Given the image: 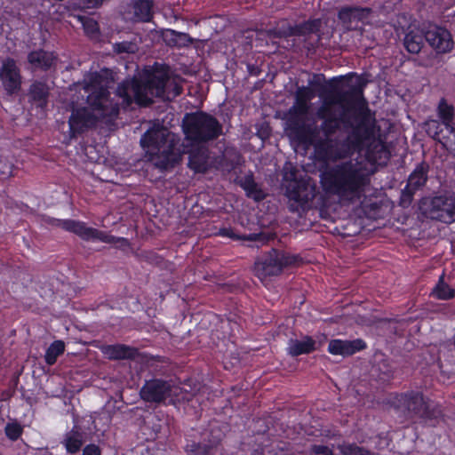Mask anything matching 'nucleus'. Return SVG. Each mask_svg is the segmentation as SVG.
<instances>
[{"label": "nucleus", "instance_id": "nucleus-1", "mask_svg": "<svg viewBox=\"0 0 455 455\" xmlns=\"http://www.w3.org/2000/svg\"><path fill=\"white\" fill-rule=\"evenodd\" d=\"M309 84L316 87L323 96L328 93L324 99L332 107L334 104L341 105L347 108V113L352 115L353 119L358 121L353 132L354 137H360V133L368 132V123H376L375 113L369 108L368 102L363 96L367 80L363 75L349 72L345 76H339L325 82L323 74H314L309 80Z\"/></svg>", "mask_w": 455, "mask_h": 455}, {"label": "nucleus", "instance_id": "nucleus-2", "mask_svg": "<svg viewBox=\"0 0 455 455\" xmlns=\"http://www.w3.org/2000/svg\"><path fill=\"white\" fill-rule=\"evenodd\" d=\"M316 118L321 120V124L316 127L318 133L322 132L324 137L333 136L339 129L340 124L344 129L348 131L346 138L339 142V148L336 152V156L339 158H347L353 156L355 153L361 152L364 148L375 140L377 132V123L369 121L368 132L360 133V137H354L353 132L358 121L353 119L352 115L347 113V108L343 106V111L339 116H336L333 108L330 105L327 100H324L323 104L317 108L315 112Z\"/></svg>", "mask_w": 455, "mask_h": 455}, {"label": "nucleus", "instance_id": "nucleus-3", "mask_svg": "<svg viewBox=\"0 0 455 455\" xmlns=\"http://www.w3.org/2000/svg\"><path fill=\"white\" fill-rule=\"evenodd\" d=\"M320 183L327 195L341 200L360 199L370 184V173L359 162L344 161L326 168L320 175Z\"/></svg>", "mask_w": 455, "mask_h": 455}, {"label": "nucleus", "instance_id": "nucleus-4", "mask_svg": "<svg viewBox=\"0 0 455 455\" xmlns=\"http://www.w3.org/2000/svg\"><path fill=\"white\" fill-rule=\"evenodd\" d=\"M169 80V66L156 62L140 77L133 76L120 83L116 88V95L123 100L124 108H129L133 102L140 107H149L154 102L152 97H165Z\"/></svg>", "mask_w": 455, "mask_h": 455}, {"label": "nucleus", "instance_id": "nucleus-5", "mask_svg": "<svg viewBox=\"0 0 455 455\" xmlns=\"http://www.w3.org/2000/svg\"><path fill=\"white\" fill-rule=\"evenodd\" d=\"M388 404L405 419L424 427H435L443 417L442 405L419 390L391 394Z\"/></svg>", "mask_w": 455, "mask_h": 455}, {"label": "nucleus", "instance_id": "nucleus-6", "mask_svg": "<svg viewBox=\"0 0 455 455\" xmlns=\"http://www.w3.org/2000/svg\"><path fill=\"white\" fill-rule=\"evenodd\" d=\"M182 130L192 145L213 141L223 133L220 122L204 111L186 114L182 121Z\"/></svg>", "mask_w": 455, "mask_h": 455}, {"label": "nucleus", "instance_id": "nucleus-7", "mask_svg": "<svg viewBox=\"0 0 455 455\" xmlns=\"http://www.w3.org/2000/svg\"><path fill=\"white\" fill-rule=\"evenodd\" d=\"M46 222L52 227L72 233L85 242H102L115 244L116 248L122 251L127 250L131 245L127 238L115 236L98 228L88 227L85 222L81 220L49 217Z\"/></svg>", "mask_w": 455, "mask_h": 455}, {"label": "nucleus", "instance_id": "nucleus-8", "mask_svg": "<svg viewBox=\"0 0 455 455\" xmlns=\"http://www.w3.org/2000/svg\"><path fill=\"white\" fill-rule=\"evenodd\" d=\"M108 81L100 72H94L88 77L86 87L90 90L87 103L101 117L115 118L119 115V103L110 98Z\"/></svg>", "mask_w": 455, "mask_h": 455}, {"label": "nucleus", "instance_id": "nucleus-9", "mask_svg": "<svg viewBox=\"0 0 455 455\" xmlns=\"http://www.w3.org/2000/svg\"><path fill=\"white\" fill-rule=\"evenodd\" d=\"M309 111V105L299 101L294 102L289 109L286 119V132L291 139L300 144H310L318 135V130L311 124H306V116Z\"/></svg>", "mask_w": 455, "mask_h": 455}, {"label": "nucleus", "instance_id": "nucleus-10", "mask_svg": "<svg viewBox=\"0 0 455 455\" xmlns=\"http://www.w3.org/2000/svg\"><path fill=\"white\" fill-rule=\"evenodd\" d=\"M436 115L439 121H433L436 129L434 138L455 156V108L442 98L437 105Z\"/></svg>", "mask_w": 455, "mask_h": 455}, {"label": "nucleus", "instance_id": "nucleus-11", "mask_svg": "<svg viewBox=\"0 0 455 455\" xmlns=\"http://www.w3.org/2000/svg\"><path fill=\"white\" fill-rule=\"evenodd\" d=\"M419 209L426 218L443 223L455 221V196L453 195L444 193L422 197L419 204Z\"/></svg>", "mask_w": 455, "mask_h": 455}, {"label": "nucleus", "instance_id": "nucleus-12", "mask_svg": "<svg viewBox=\"0 0 455 455\" xmlns=\"http://www.w3.org/2000/svg\"><path fill=\"white\" fill-rule=\"evenodd\" d=\"M317 194L316 185L309 177L292 179L286 185L285 195L289 199V211L291 212H305L309 203Z\"/></svg>", "mask_w": 455, "mask_h": 455}, {"label": "nucleus", "instance_id": "nucleus-13", "mask_svg": "<svg viewBox=\"0 0 455 455\" xmlns=\"http://www.w3.org/2000/svg\"><path fill=\"white\" fill-rule=\"evenodd\" d=\"M300 258L276 249H272L262 260L255 263L254 270L259 278L278 275L289 266L299 265Z\"/></svg>", "mask_w": 455, "mask_h": 455}, {"label": "nucleus", "instance_id": "nucleus-14", "mask_svg": "<svg viewBox=\"0 0 455 455\" xmlns=\"http://www.w3.org/2000/svg\"><path fill=\"white\" fill-rule=\"evenodd\" d=\"M174 394L172 381L159 378L146 379L140 390V396L144 402L156 404L165 403Z\"/></svg>", "mask_w": 455, "mask_h": 455}, {"label": "nucleus", "instance_id": "nucleus-15", "mask_svg": "<svg viewBox=\"0 0 455 455\" xmlns=\"http://www.w3.org/2000/svg\"><path fill=\"white\" fill-rule=\"evenodd\" d=\"M94 112L97 111L93 110L90 106L89 108H72L71 115L68 118V136L70 139H76L96 126L98 117Z\"/></svg>", "mask_w": 455, "mask_h": 455}, {"label": "nucleus", "instance_id": "nucleus-16", "mask_svg": "<svg viewBox=\"0 0 455 455\" xmlns=\"http://www.w3.org/2000/svg\"><path fill=\"white\" fill-rule=\"evenodd\" d=\"M371 13L372 9L371 7L343 5L339 9L337 18L344 30L353 31L364 26Z\"/></svg>", "mask_w": 455, "mask_h": 455}, {"label": "nucleus", "instance_id": "nucleus-17", "mask_svg": "<svg viewBox=\"0 0 455 455\" xmlns=\"http://www.w3.org/2000/svg\"><path fill=\"white\" fill-rule=\"evenodd\" d=\"M0 81L8 96L18 94L21 90L22 76L14 59L8 57L3 60L0 68Z\"/></svg>", "mask_w": 455, "mask_h": 455}, {"label": "nucleus", "instance_id": "nucleus-18", "mask_svg": "<svg viewBox=\"0 0 455 455\" xmlns=\"http://www.w3.org/2000/svg\"><path fill=\"white\" fill-rule=\"evenodd\" d=\"M222 435L219 429H211L208 438L202 442L190 441L185 446L187 455H213L220 445Z\"/></svg>", "mask_w": 455, "mask_h": 455}, {"label": "nucleus", "instance_id": "nucleus-19", "mask_svg": "<svg viewBox=\"0 0 455 455\" xmlns=\"http://www.w3.org/2000/svg\"><path fill=\"white\" fill-rule=\"evenodd\" d=\"M425 39L437 53H447L453 48L451 35L444 28L437 27L435 29L427 30Z\"/></svg>", "mask_w": 455, "mask_h": 455}, {"label": "nucleus", "instance_id": "nucleus-20", "mask_svg": "<svg viewBox=\"0 0 455 455\" xmlns=\"http://www.w3.org/2000/svg\"><path fill=\"white\" fill-rule=\"evenodd\" d=\"M367 347L366 342L362 339L353 340L331 339L328 345V352L333 355L344 357L355 355Z\"/></svg>", "mask_w": 455, "mask_h": 455}, {"label": "nucleus", "instance_id": "nucleus-21", "mask_svg": "<svg viewBox=\"0 0 455 455\" xmlns=\"http://www.w3.org/2000/svg\"><path fill=\"white\" fill-rule=\"evenodd\" d=\"M27 60L35 70L47 72L56 68L58 55L54 52L37 49L29 52Z\"/></svg>", "mask_w": 455, "mask_h": 455}, {"label": "nucleus", "instance_id": "nucleus-22", "mask_svg": "<svg viewBox=\"0 0 455 455\" xmlns=\"http://www.w3.org/2000/svg\"><path fill=\"white\" fill-rule=\"evenodd\" d=\"M196 145L188 152V166L196 173H205L209 170L210 152L207 147Z\"/></svg>", "mask_w": 455, "mask_h": 455}, {"label": "nucleus", "instance_id": "nucleus-23", "mask_svg": "<svg viewBox=\"0 0 455 455\" xmlns=\"http://www.w3.org/2000/svg\"><path fill=\"white\" fill-rule=\"evenodd\" d=\"M49 96L50 87L45 82L35 80L29 85L28 92V102L37 108L44 109L47 108Z\"/></svg>", "mask_w": 455, "mask_h": 455}, {"label": "nucleus", "instance_id": "nucleus-24", "mask_svg": "<svg viewBox=\"0 0 455 455\" xmlns=\"http://www.w3.org/2000/svg\"><path fill=\"white\" fill-rule=\"evenodd\" d=\"M318 135L314 139V142L309 145L314 146L315 158L318 161H327L331 157L337 158L336 152L339 148V142L333 140L331 137L317 139ZM338 159H339L338 157Z\"/></svg>", "mask_w": 455, "mask_h": 455}, {"label": "nucleus", "instance_id": "nucleus-25", "mask_svg": "<svg viewBox=\"0 0 455 455\" xmlns=\"http://www.w3.org/2000/svg\"><path fill=\"white\" fill-rule=\"evenodd\" d=\"M102 354L109 360H134L139 355V349L124 344L104 345Z\"/></svg>", "mask_w": 455, "mask_h": 455}, {"label": "nucleus", "instance_id": "nucleus-26", "mask_svg": "<svg viewBox=\"0 0 455 455\" xmlns=\"http://www.w3.org/2000/svg\"><path fill=\"white\" fill-rule=\"evenodd\" d=\"M317 350L316 341L313 337L305 335L301 339H291L288 342L287 354L291 357L309 355Z\"/></svg>", "mask_w": 455, "mask_h": 455}, {"label": "nucleus", "instance_id": "nucleus-27", "mask_svg": "<svg viewBox=\"0 0 455 455\" xmlns=\"http://www.w3.org/2000/svg\"><path fill=\"white\" fill-rule=\"evenodd\" d=\"M237 184L244 190L246 196L253 199L255 202H261L267 196L264 190L255 181L251 172L240 178L237 180Z\"/></svg>", "mask_w": 455, "mask_h": 455}, {"label": "nucleus", "instance_id": "nucleus-28", "mask_svg": "<svg viewBox=\"0 0 455 455\" xmlns=\"http://www.w3.org/2000/svg\"><path fill=\"white\" fill-rule=\"evenodd\" d=\"M168 142V134L165 130H148L141 137L140 143L143 148H152L157 152L165 147Z\"/></svg>", "mask_w": 455, "mask_h": 455}, {"label": "nucleus", "instance_id": "nucleus-29", "mask_svg": "<svg viewBox=\"0 0 455 455\" xmlns=\"http://www.w3.org/2000/svg\"><path fill=\"white\" fill-rule=\"evenodd\" d=\"M429 170L430 166L426 161L417 164L414 170L409 175L406 185L413 190L419 191L422 189L428 180Z\"/></svg>", "mask_w": 455, "mask_h": 455}, {"label": "nucleus", "instance_id": "nucleus-30", "mask_svg": "<svg viewBox=\"0 0 455 455\" xmlns=\"http://www.w3.org/2000/svg\"><path fill=\"white\" fill-rule=\"evenodd\" d=\"M134 22H150L154 17V2L152 0H135L132 4Z\"/></svg>", "mask_w": 455, "mask_h": 455}, {"label": "nucleus", "instance_id": "nucleus-31", "mask_svg": "<svg viewBox=\"0 0 455 455\" xmlns=\"http://www.w3.org/2000/svg\"><path fill=\"white\" fill-rule=\"evenodd\" d=\"M322 28L320 19H309L299 24L291 25L293 32L292 36H306L312 34H317Z\"/></svg>", "mask_w": 455, "mask_h": 455}, {"label": "nucleus", "instance_id": "nucleus-32", "mask_svg": "<svg viewBox=\"0 0 455 455\" xmlns=\"http://www.w3.org/2000/svg\"><path fill=\"white\" fill-rule=\"evenodd\" d=\"M266 36L271 40L289 38L292 36L291 24L287 20H282L275 24V26L267 28L265 31Z\"/></svg>", "mask_w": 455, "mask_h": 455}, {"label": "nucleus", "instance_id": "nucleus-33", "mask_svg": "<svg viewBox=\"0 0 455 455\" xmlns=\"http://www.w3.org/2000/svg\"><path fill=\"white\" fill-rule=\"evenodd\" d=\"M83 435L78 427L75 426L64 439V445L67 451L70 454H76L83 446Z\"/></svg>", "mask_w": 455, "mask_h": 455}, {"label": "nucleus", "instance_id": "nucleus-34", "mask_svg": "<svg viewBox=\"0 0 455 455\" xmlns=\"http://www.w3.org/2000/svg\"><path fill=\"white\" fill-rule=\"evenodd\" d=\"M425 36L414 33L412 31L407 33L404 36L403 44L410 53H419L423 46Z\"/></svg>", "mask_w": 455, "mask_h": 455}, {"label": "nucleus", "instance_id": "nucleus-35", "mask_svg": "<svg viewBox=\"0 0 455 455\" xmlns=\"http://www.w3.org/2000/svg\"><path fill=\"white\" fill-rule=\"evenodd\" d=\"M65 351V343L63 340H54L45 351L44 361L48 365H53L58 357Z\"/></svg>", "mask_w": 455, "mask_h": 455}, {"label": "nucleus", "instance_id": "nucleus-36", "mask_svg": "<svg viewBox=\"0 0 455 455\" xmlns=\"http://www.w3.org/2000/svg\"><path fill=\"white\" fill-rule=\"evenodd\" d=\"M433 295L438 299H451L455 297V290L451 288L445 282H444V274H443L436 285L435 286L433 290Z\"/></svg>", "mask_w": 455, "mask_h": 455}, {"label": "nucleus", "instance_id": "nucleus-37", "mask_svg": "<svg viewBox=\"0 0 455 455\" xmlns=\"http://www.w3.org/2000/svg\"><path fill=\"white\" fill-rule=\"evenodd\" d=\"M167 33L169 35V44L172 46L178 48L187 47L193 42V38L188 33L179 32L173 29H169Z\"/></svg>", "mask_w": 455, "mask_h": 455}, {"label": "nucleus", "instance_id": "nucleus-38", "mask_svg": "<svg viewBox=\"0 0 455 455\" xmlns=\"http://www.w3.org/2000/svg\"><path fill=\"white\" fill-rule=\"evenodd\" d=\"M341 455H379L355 443H343L338 446Z\"/></svg>", "mask_w": 455, "mask_h": 455}, {"label": "nucleus", "instance_id": "nucleus-39", "mask_svg": "<svg viewBox=\"0 0 455 455\" xmlns=\"http://www.w3.org/2000/svg\"><path fill=\"white\" fill-rule=\"evenodd\" d=\"M182 92L183 86L180 79L177 76L173 78L170 76V80L166 88V95L162 99L165 100H172V99L180 96Z\"/></svg>", "mask_w": 455, "mask_h": 455}, {"label": "nucleus", "instance_id": "nucleus-40", "mask_svg": "<svg viewBox=\"0 0 455 455\" xmlns=\"http://www.w3.org/2000/svg\"><path fill=\"white\" fill-rule=\"evenodd\" d=\"M218 235L222 237H228L233 240L259 241L262 234H249L248 235H239L235 234L231 228H222L219 230Z\"/></svg>", "mask_w": 455, "mask_h": 455}, {"label": "nucleus", "instance_id": "nucleus-41", "mask_svg": "<svg viewBox=\"0 0 455 455\" xmlns=\"http://www.w3.org/2000/svg\"><path fill=\"white\" fill-rule=\"evenodd\" d=\"M315 91L318 92L316 87H313L308 84V86L298 87L295 94V100L307 103L315 96Z\"/></svg>", "mask_w": 455, "mask_h": 455}, {"label": "nucleus", "instance_id": "nucleus-42", "mask_svg": "<svg viewBox=\"0 0 455 455\" xmlns=\"http://www.w3.org/2000/svg\"><path fill=\"white\" fill-rule=\"evenodd\" d=\"M4 433L9 440L15 442L22 435L23 427L16 420L8 422L5 425Z\"/></svg>", "mask_w": 455, "mask_h": 455}, {"label": "nucleus", "instance_id": "nucleus-43", "mask_svg": "<svg viewBox=\"0 0 455 455\" xmlns=\"http://www.w3.org/2000/svg\"><path fill=\"white\" fill-rule=\"evenodd\" d=\"M416 192L417 190H413L406 185L401 192L399 204L403 208L409 207L413 201Z\"/></svg>", "mask_w": 455, "mask_h": 455}, {"label": "nucleus", "instance_id": "nucleus-44", "mask_svg": "<svg viewBox=\"0 0 455 455\" xmlns=\"http://www.w3.org/2000/svg\"><path fill=\"white\" fill-rule=\"evenodd\" d=\"M141 260L151 265H159L163 261V258L153 251H143L139 254Z\"/></svg>", "mask_w": 455, "mask_h": 455}, {"label": "nucleus", "instance_id": "nucleus-45", "mask_svg": "<svg viewBox=\"0 0 455 455\" xmlns=\"http://www.w3.org/2000/svg\"><path fill=\"white\" fill-rule=\"evenodd\" d=\"M14 164L6 157L0 156V175L8 178L13 175Z\"/></svg>", "mask_w": 455, "mask_h": 455}, {"label": "nucleus", "instance_id": "nucleus-46", "mask_svg": "<svg viewBox=\"0 0 455 455\" xmlns=\"http://www.w3.org/2000/svg\"><path fill=\"white\" fill-rule=\"evenodd\" d=\"M164 155V159L160 163V166L162 168H167L172 162H173V159H171V156H172V144H168L167 148L165 147L161 149V152ZM156 165H159V163H156Z\"/></svg>", "mask_w": 455, "mask_h": 455}, {"label": "nucleus", "instance_id": "nucleus-47", "mask_svg": "<svg viewBox=\"0 0 455 455\" xmlns=\"http://www.w3.org/2000/svg\"><path fill=\"white\" fill-rule=\"evenodd\" d=\"M83 26H84V32L91 36L98 34L100 31V27H99L98 22L92 19H87L83 23Z\"/></svg>", "mask_w": 455, "mask_h": 455}, {"label": "nucleus", "instance_id": "nucleus-48", "mask_svg": "<svg viewBox=\"0 0 455 455\" xmlns=\"http://www.w3.org/2000/svg\"><path fill=\"white\" fill-rule=\"evenodd\" d=\"M114 51L116 53H130L133 52V44L127 41L116 43L114 44Z\"/></svg>", "mask_w": 455, "mask_h": 455}, {"label": "nucleus", "instance_id": "nucleus-49", "mask_svg": "<svg viewBox=\"0 0 455 455\" xmlns=\"http://www.w3.org/2000/svg\"><path fill=\"white\" fill-rule=\"evenodd\" d=\"M310 452L314 455H334L333 451L331 448L322 444L312 445Z\"/></svg>", "mask_w": 455, "mask_h": 455}, {"label": "nucleus", "instance_id": "nucleus-50", "mask_svg": "<svg viewBox=\"0 0 455 455\" xmlns=\"http://www.w3.org/2000/svg\"><path fill=\"white\" fill-rule=\"evenodd\" d=\"M101 449L99 445L89 443L84 447L82 455H101Z\"/></svg>", "mask_w": 455, "mask_h": 455}, {"label": "nucleus", "instance_id": "nucleus-51", "mask_svg": "<svg viewBox=\"0 0 455 455\" xmlns=\"http://www.w3.org/2000/svg\"><path fill=\"white\" fill-rule=\"evenodd\" d=\"M104 0H79L84 8H97L102 4Z\"/></svg>", "mask_w": 455, "mask_h": 455}]
</instances>
